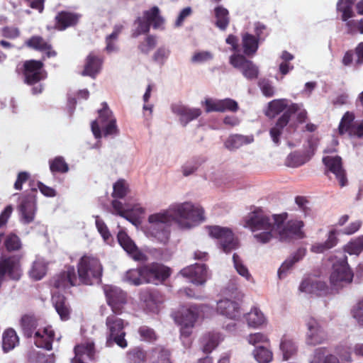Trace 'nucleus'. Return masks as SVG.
Instances as JSON below:
<instances>
[{
    "instance_id": "nucleus-1",
    "label": "nucleus",
    "mask_w": 363,
    "mask_h": 363,
    "mask_svg": "<svg viewBox=\"0 0 363 363\" xmlns=\"http://www.w3.org/2000/svg\"><path fill=\"white\" fill-rule=\"evenodd\" d=\"M286 213L268 216L261 209L250 212L243 219V226L249 229L255 240L260 244L269 242L278 235L281 241L303 237L301 220H291L286 223Z\"/></svg>"
},
{
    "instance_id": "nucleus-2",
    "label": "nucleus",
    "mask_w": 363,
    "mask_h": 363,
    "mask_svg": "<svg viewBox=\"0 0 363 363\" xmlns=\"http://www.w3.org/2000/svg\"><path fill=\"white\" fill-rule=\"evenodd\" d=\"M168 210L173 222L182 230H190L205 220L204 209L196 203H176L169 206Z\"/></svg>"
},
{
    "instance_id": "nucleus-3",
    "label": "nucleus",
    "mask_w": 363,
    "mask_h": 363,
    "mask_svg": "<svg viewBox=\"0 0 363 363\" xmlns=\"http://www.w3.org/2000/svg\"><path fill=\"white\" fill-rule=\"evenodd\" d=\"M21 327L25 336L33 337L34 344L38 347L47 350L52 349L55 333L50 325L43 326L40 320L33 316L24 315L21 318Z\"/></svg>"
},
{
    "instance_id": "nucleus-4",
    "label": "nucleus",
    "mask_w": 363,
    "mask_h": 363,
    "mask_svg": "<svg viewBox=\"0 0 363 363\" xmlns=\"http://www.w3.org/2000/svg\"><path fill=\"white\" fill-rule=\"evenodd\" d=\"M172 222L168 208L150 214L144 227L145 234L153 241L166 244L169 239Z\"/></svg>"
},
{
    "instance_id": "nucleus-5",
    "label": "nucleus",
    "mask_w": 363,
    "mask_h": 363,
    "mask_svg": "<svg viewBox=\"0 0 363 363\" xmlns=\"http://www.w3.org/2000/svg\"><path fill=\"white\" fill-rule=\"evenodd\" d=\"M79 281L86 285L99 283L102 275V265L98 258L84 255L77 264Z\"/></svg>"
},
{
    "instance_id": "nucleus-6",
    "label": "nucleus",
    "mask_w": 363,
    "mask_h": 363,
    "mask_svg": "<svg viewBox=\"0 0 363 363\" xmlns=\"http://www.w3.org/2000/svg\"><path fill=\"white\" fill-rule=\"evenodd\" d=\"M164 20L160 14L157 6H153L144 11L142 16H139L134 22L132 35L135 38L147 33L152 25L155 29H162Z\"/></svg>"
},
{
    "instance_id": "nucleus-7",
    "label": "nucleus",
    "mask_w": 363,
    "mask_h": 363,
    "mask_svg": "<svg viewBox=\"0 0 363 363\" xmlns=\"http://www.w3.org/2000/svg\"><path fill=\"white\" fill-rule=\"evenodd\" d=\"M91 127L94 137L97 139L101 138V128L103 129L105 136L118 133L116 120L106 103L102 104V108L99 111V117L92 121Z\"/></svg>"
},
{
    "instance_id": "nucleus-8",
    "label": "nucleus",
    "mask_w": 363,
    "mask_h": 363,
    "mask_svg": "<svg viewBox=\"0 0 363 363\" xmlns=\"http://www.w3.org/2000/svg\"><path fill=\"white\" fill-rule=\"evenodd\" d=\"M295 113L297 115V120L299 123L304 122L307 117V111L302 104L291 103L289 108L279 118L275 125L269 130L270 137L275 145H279L280 136L283 130L289 123L291 115Z\"/></svg>"
},
{
    "instance_id": "nucleus-9",
    "label": "nucleus",
    "mask_w": 363,
    "mask_h": 363,
    "mask_svg": "<svg viewBox=\"0 0 363 363\" xmlns=\"http://www.w3.org/2000/svg\"><path fill=\"white\" fill-rule=\"evenodd\" d=\"M353 273L347 263L345 255L335 257L333 264V270L330 277V284L333 288L338 290L352 281Z\"/></svg>"
},
{
    "instance_id": "nucleus-10",
    "label": "nucleus",
    "mask_w": 363,
    "mask_h": 363,
    "mask_svg": "<svg viewBox=\"0 0 363 363\" xmlns=\"http://www.w3.org/2000/svg\"><path fill=\"white\" fill-rule=\"evenodd\" d=\"M211 309L206 305L200 306H189L182 308L179 317V324L182 325L181 335L182 337H188L191 333V328H193L195 322L199 317L208 315Z\"/></svg>"
},
{
    "instance_id": "nucleus-11",
    "label": "nucleus",
    "mask_w": 363,
    "mask_h": 363,
    "mask_svg": "<svg viewBox=\"0 0 363 363\" xmlns=\"http://www.w3.org/2000/svg\"><path fill=\"white\" fill-rule=\"evenodd\" d=\"M117 314L113 313L109 315L106 320L107 328V344L110 345L111 342H116L119 347L125 348L127 347V341L125 340V333L123 330L125 323L123 319L118 318Z\"/></svg>"
},
{
    "instance_id": "nucleus-12",
    "label": "nucleus",
    "mask_w": 363,
    "mask_h": 363,
    "mask_svg": "<svg viewBox=\"0 0 363 363\" xmlns=\"http://www.w3.org/2000/svg\"><path fill=\"white\" fill-rule=\"evenodd\" d=\"M206 229L210 237L219 241L220 247L225 252L228 253L238 247V242L230 228L213 225L208 226Z\"/></svg>"
},
{
    "instance_id": "nucleus-13",
    "label": "nucleus",
    "mask_w": 363,
    "mask_h": 363,
    "mask_svg": "<svg viewBox=\"0 0 363 363\" xmlns=\"http://www.w3.org/2000/svg\"><path fill=\"white\" fill-rule=\"evenodd\" d=\"M229 62L234 68L239 69L243 77L248 80L256 79L259 76V67L240 53H233L230 55Z\"/></svg>"
},
{
    "instance_id": "nucleus-14",
    "label": "nucleus",
    "mask_w": 363,
    "mask_h": 363,
    "mask_svg": "<svg viewBox=\"0 0 363 363\" xmlns=\"http://www.w3.org/2000/svg\"><path fill=\"white\" fill-rule=\"evenodd\" d=\"M104 291L107 303L111 307L113 313L121 314L127 302L126 293L120 288L112 285H106L104 287Z\"/></svg>"
},
{
    "instance_id": "nucleus-15",
    "label": "nucleus",
    "mask_w": 363,
    "mask_h": 363,
    "mask_svg": "<svg viewBox=\"0 0 363 363\" xmlns=\"http://www.w3.org/2000/svg\"><path fill=\"white\" fill-rule=\"evenodd\" d=\"M306 325L307 345L315 346L323 344L327 340L328 335L318 320L309 318L306 322Z\"/></svg>"
},
{
    "instance_id": "nucleus-16",
    "label": "nucleus",
    "mask_w": 363,
    "mask_h": 363,
    "mask_svg": "<svg viewBox=\"0 0 363 363\" xmlns=\"http://www.w3.org/2000/svg\"><path fill=\"white\" fill-rule=\"evenodd\" d=\"M141 267L145 284H157L165 280L170 275V269L159 263H151Z\"/></svg>"
},
{
    "instance_id": "nucleus-17",
    "label": "nucleus",
    "mask_w": 363,
    "mask_h": 363,
    "mask_svg": "<svg viewBox=\"0 0 363 363\" xmlns=\"http://www.w3.org/2000/svg\"><path fill=\"white\" fill-rule=\"evenodd\" d=\"M299 290L306 294L323 296L328 294V288L326 283L320 278L316 276H308L302 280Z\"/></svg>"
},
{
    "instance_id": "nucleus-18",
    "label": "nucleus",
    "mask_w": 363,
    "mask_h": 363,
    "mask_svg": "<svg viewBox=\"0 0 363 363\" xmlns=\"http://www.w3.org/2000/svg\"><path fill=\"white\" fill-rule=\"evenodd\" d=\"M43 63L38 60H28L24 63V75L26 83L32 84L44 79L47 74L43 69Z\"/></svg>"
},
{
    "instance_id": "nucleus-19",
    "label": "nucleus",
    "mask_w": 363,
    "mask_h": 363,
    "mask_svg": "<svg viewBox=\"0 0 363 363\" xmlns=\"http://www.w3.org/2000/svg\"><path fill=\"white\" fill-rule=\"evenodd\" d=\"M20 221L28 224L34 220L37 211L36 201L33 196L28 195L22 199L19 206Z\"/></svg>"
},
{
    "instance_id": "nucleus-20",
    "label": "nucleus",
    "mask_w": 363,
    "mask_h": 363,
    "mask_svg": "<svg viewBox=\"0 0 363 363\" xmlns=\"http://www.w3.org/2000/svg\"><path fill=\"white\" fill-rule=\"evenodd\" d=\"M180 274L190 279L196 285H203L208 278V272L205 264H194L181 270Z\"/></svg>"
},
{
    "instance_id": "nucleus-21",
    "label": "nucleus",
    "mask_w": 363,
    "mask_h": 363,
    "mask_svg": "<svg viewBox=\"0 0 363 363\" xmlns=\"http://www.w3.org/2000/svg\"><path fill=\"white\" fill-rule=\"evenodd\" d=\"M78 281L74 268L68 267L65 271L54 277L52 284L56 289L64 290L77 285Z\"/></svg>"
},
{
    "instance_id": "nucleus-22",
    "label": "nucleus",
    "mask_w": 363,
    "mask_h": 363,
    "mask_svg": "<svg viewBox=\"0 0 363 363\" xmlns=\"http://www.w3.org/2000/svg\"><path fill=\"white\" fill-rule=\"evenodd\" d=\"M323 162L327 169L333 173L339 181L341 186L347 185V180L345 172L342 167V160L339 156H327L323 158Z\"/></svg>"
},
{
    "instance_id": "nucleus-23",
    "label": "nucleus",
    "mask_w": 363,
    "mask_h": 363,
    "mask_svg": "<svg viewBox=\"0 0 363 363\" xmlns=\"http://www.w3.org/2000/svg\"><path fill=\"white\" fill-rule=\"evenodd\" d=\"M216 310L218 313L231 320H236L240 318L241 311L239 303L229 298L218 301Z\"/></svg>"
},
{
    "instance_id": "nucleus-24",
    "label": "nucleus",
    "mask_w": 363,
    "mask_h": 363,
    "mask_svg": "<svg viewBox=\"0 0 363 363\" xmlns=\"http://www.w3.org/2000/svg\"><path fill=\"white\" fill-rule=\"evenodd\" d=\"M74 353L75 356L72 359V363H86L92 360L95 353L94 342L89 341L76 345Z\"/></svg>"
},
{
    "instance_id": "nucleus-25",
    "label": "nucleus",
    "mask_w": 363,
    "mask_h": 363,
    "mask_svg": "<svg viewBox=\"0 0 363 363\" xmlns=\"http://www.w3.org/2000/svg\"><path fill=\"white\" fill-rule=\"evenodd\" d=\"M117 238L123 249L135 260L143 259V254L140 252L135 242L123 230H119Z\"/></svg>"
},
{
    "instance_id": "nucleus-26",
    "label": "nucleus",
    "mask_w": 363,
    "mask_h": 363,
    "mask_svg": "<svg viewBox=\"0 0 363 363\" xmlns=\"http://www.w3.org/2000/svg\"><path fill=\"white\" fill-rule=\"evenodd\" d=\"M337 231L335 229L330 230L327 235V239L324 242L316 241L312 243L310 250L313 253L320 254L335 247L338 242L337 238Z\"/></svg>"
},
{
    "instance_id": "nucleus-27",
    "label": "nucleus",
    "mask_w": 363,
    "mask_h": 363,
    "mask_svg": "<svg viewBox=\"0 0 363 363\" xmlns=\"http://www.w3.org/2000/svg\"><path fill=\"white\" fill-rule=\"evenodd\" d=\"M102 67V60L94 53L91 52L86 57L84 69L82 72L83 76H89L93 79L101 72Z\"/></svg>"
},
{
    "instance_id": "nucleus-28",
    "label": "nucleus",
    "mask_w": 363,
    "mask_h": 363,
    "mask_svg": "<svg viewBox=\"0 0 363 363\" xmlns=\"http://www.w3.org/2000/svg\"><path fill=\"white\" fill-rule=\"evenodd\" d=\"M172 110L174 113L180 116L181 121L185 124L197 118L201 114V110L199 108H189L182 105H173Z\"/></svg>"
},
{
    "instance_id": "nucleus-29",
    "label": "nucleus",
    "mask_w": 363,
    "mask_h": 363,
    "mask_svg": "<svg viewBox=\"0 0 363 363\" xmlns=\"http://www.w3.org/2000/svg\"><path fill=\"white\" fill-rule=\"evenodd\" d=\"M245 318L248 327L257 329L267 323V319L261 310L257 307L251 308L250 311L245 314Z\"/></svg>"
},
{
    "instance_id": "nucleus-30",
    "label": "nucleus",
    "mask_w": 363,
    "mask_h": 363,
    "mask_svg": "<svg viewBox=\"0 0 363 363\" xmlns=\"http://www.w3.org/2000/svg\"><path fill=\"white\" fill-rule=\"evenodd\" d=\"M26 44L29 48L45 52L47 57L56 55V52L52 50L51 45L40 36H33Z\"/></svg>"
},
{
    "instance_id": "nucleus-31",
    "label": "nucleus",
    "mask_w": 363,
    "mask_h": 363,
    "mask_svg": "<svg viewBox=\"0 0 363 363\" xmlns=\"http://www.w3.org/2000/svg\"><path fill=\"white\" fill-rule=\"evenodd\" d=\"M52 301L60 319L62 320H67L70 316L71 309L65 298L59 294H54Z\"/></svg>"
},
{
    "instance_id": "nucleus-32",
    "label": "nucleus",
    "mask_w": 363,
    "mask_h": 363,
    "mask_svg": "<svg viewBox=\"0 0 363 363\" xmlns=\"http://www.w3.org/2000/svg\"><path fill=\"white\" fill-rule=\"evenodd\" d=\"M252 135H233L228 138L224 143V146L229 150H235L243 145L253 143Z\"/></svg>"
},
{
    "instance_id": "nucleus-33",
    "label": "nucleus",
    "mask_w": 363,
    "mask_h": 363,
    "mask_svg": "<svg viewBox=\"0 0 363 363\" xmlns=\"http://www.w3.org/2000/svg\"><path fill=\"white\" fill-rule=\"evenodd\" d=\"M241 37L244 54L247 56L254 55L258 49L259 40L248 32H242Z\"/></svg>"
},
{
    "instance_id": "nucleus-34",
    "label": "nucleus",
    "mask_w": 363,
    "mask_h": 363,
    "mask_svg": "<svg viewBox=\"0 0 363 363\" xmlns=\"http://www.w3.org/2000/svg\"><path fill=\"white\" fill-rule=\"evenodd\" d=\"M298 346L291 339L283 337L279 344V352L284 361L292 358L297 352Z\"/></svg>"
},
{
    "instance_id": "nucleus-35",
    "label": "nucleus",
    "mask_w": 363,
    "mask_h": 363,
    "mask_svg": "<svg viewBox=\"0 0 363 363\" xmlns=\"http://www.w3.org/2000/svg\"><path fill=\"white\" fill-rule=\"evenodd\" d=\"M150 363H172L169 359V351L163 346L158 345L148 352Z\"/></svg>"
},
{
    "instance_id": "nucleus-36",
    "label": "nucleus",
    "mask_w": 363,
    "mask_h": 363,
    "mask_svg": "<svg viewBox=\"0 0 363 363\" xmlns=\"http://www.w3.org/2000/svg\"><path fill=\"white\" fill-rule=\"evenodd\" d=\"M291 103L286 99H274L268 104L265 114L269 118H274L284 111H286Z\"/></svg>"
},
{
    "instance_id": "nucleus-37",
    "label": "nucleus",
    "mask_w": 363,
    "mask_h": 363,
    "mask_svg": "<svg viewBox=\"0 0 363 363\" xmlns=\"http://www.w3.org/2000/svg\"><path fill=\"white\" fill-rule=\"evenodd\" d=\"M224 336L219 332L209 333L203 337V350L206 353L211 352L223 341Z\"/></svg>"
},
{
    "instance_id": "nucleus-38",
    "label": "nucleus",
    "mask_w": 363,
    "mask_h": 363,
    "mask_svg": "<svg viewBox=\"0 0 363 363\" xmlns=\"http://www.w3.org/2000/svg\"><path fill=\"white\" fill-rule=\"evenodd\" d=\"M47 262L41 257H37L32 263L28 272L30 277L35 281L40 280L47 272Z\"/></svg>"
},
{
    "instance_id": "nucleus-39",
    "label": "nucleus",
    "mask_w": 363,
    "mask_h": 363,
    "mask_svg": "<svg viewBox=\"0 0 363 363\" xmlns=\"http://www.w3.org/2000/svg\"><path fill=\"white\" fill-rule=\"evenodd\" d=\"M80 18L77 13L63 11L56 16L57 26L60 30H65L69 26L75 25Z\"/></svg>"
},
{
    "instance_id": "nucleus-40",
    "label": "nucleus",
    "mask_w": 363,
    "mask_h": 363,
    "mask_svg": "<svg viewBox=\"0 0 363 363\" xmlns=\"http://www.w3.org/2000/svg\"><path fill=\"white\" fill-rule=\"evenodd\" d=\"M145 213V209L140 203L128 204L125 219L138 226Z\"/></svg>"
},
{
    "instance_id": "nucleus-41",
    "label": "nucleus",
    "mask_w": 363,
    "mask_h": 363,
    "mask_svg": "<svg viewBox=\"0 0 363 363\" xmlns=\"http://www.w3.org/2000/svg\"><path fill=\"white\" fill-rule=\"evenodd\" d=\"M311 159V154L303 155L300 152H293L290 153L285 160V165L291 167L297 168Z\"/></svg>"
},
{
    "instance_id": "nucleus-42",
    "label": "nucleus",
    "mask_w": 363,
    "mask_h": 363,
    "mask_svg": "<svg viewBox=\"0 0 363 363\" xmlns=\"http://www.w3.org/2000/svg\"><path fill=\"white\" fill-rule=\"evenodd\" d=\"M214 14L216 26L221 30H225L230 23L228 11L222 6H219L215 8Z\"/></svg>"
},
{
    "instance_id": "nucleus-43",
    "label": "nucleus",
    "mask_w": 363,
    "mask_h": 363,
    "mask_svg": "<svg viewBox=\"0 0 363 363\" xmlns=\"http://www.w3.org/2000/svg\"><path fill=\"white\" fill-rule=\"evenodd\" d=\"M2 338V348L5 352L13 350L18 344L16 333L11 328L4 331Z\"/></svg>"
},
{
    "instance_id": "nucleus-44",
    "label": "nucleus",
    "mask_w": 363,
    "mask_h": 363,
    "mask_svg": "<svg viewBox=\"0 0 363 363\" xmlns=\"http://www.w3.org/2000/svg\"><path fill=\"white\" fill-rule=\"evenodd\" d=\"M171 55V50L168 46L162 45L157 48L152 55V62L162 67L168 60Z\"/></svg>"
},
{
    "instance_id": "nucleus-45",
    "label": "nucleus",
    "mask_w": 363,
    "mask_h": 363,
    "mask_svg": "<svg viewBox=\"0 0 363 363\" xmlns=\"http://www.w3.org/2000/svg\"><path fill=\"white\" fill-rule=\"evenodd\" d=\"M356 0H339L337 4V9L342 13L341 19L342 21L354 17V13L352 6Z\"/></svg>"
},
{
    "instance_id": "nucleus-46",
    "label": "nucleus",
    "mask_w": 363,
    "mask_h": 363,
    "mask_svg": "<svg viewBox=\"0 0 363 363\" xmlns=\"http://www.w3.org/2000/svg\"><path fill=\"white\" fill-rule=\"evenodd\" d=\"M252 355L258 363H269L273 359V352L263 346L256 347L252 351Z\"/></svg>"
},
{
    "instance_id": "nucleus-47",
    "label": "nucleus",
    "mask_w": 363,
    "mask_h": 363,
    "mask_svg": "<svg viewBox=\"0 0 363 363\" xmlns=\"http://www.w3.org/2000/svg\"><path fill=\"white\" fill-rule=\"evenodd\" d=\"M354 116L352 113L347 111L344 114L338 127L340 134L343 135L347 133L352 135V130L354 127Z\"/></svg>"
},
{
    "instance_id": "nucleus-48",
    "label": "nucleus",
    "mask_w": 363,
    "mask_h": 363,
    "mask_svg": "<svg viewBox=\"0 0 363 363\" xmlns=\"http://www.w3.org/2000/svg\"><path fill=\"white\" fill-rule=\"evenodd\" d=\"M123 279L125 281L135 286L145 284L141 267L128 270Z\"/></svg>"
},
{
    "instance_id": "nucleus-49",
    "label": "nucleus",
    "mask_w": 363,
    "mask_h": 363,
    "mask_svg": "<svg viewBox=\"0 0 363 363\" xmlns=\"http://www.w3.org/2000/svg\"><path fill=\"white\" fill-rule=\"evenodd\" d=\"M140 300L143 301L147 308L152 312L157 311V303L153 294L148 289L142 290L139 295Z\"/></svg>"
},
{
    "instance_id": "nucleus-50",
    "label": "nucleus",
    "mask_w": 363,
    "mask_h": 363,
    "mask_svg": "<svg viewBox=\"0 0 363 363\" xmlns=\"http://www.w3.org/2000/svg\"><path fill=\"white\" fill-rule=\"evenodd\" d=\"M233 261L236 272L246 280L251 281L252 279V275L247 267L243 264L240 257L238 255L234 254Z\"/></svg>"
},
{
    "instance_id": "nucleus-51",
    "label": "nucleus",
    "mask_w": 363,
    "mask_h": 363,
    "mask_svg": "<svg viewBox=\"0 0 363 363\" xmlns=\"http://www.w3.org/2000/svg\"><path fill=\"white\" fill-rule=\"evenodd\" d=\"M363 250V235L350 242L344 247V251L350 255H358Z\"/></svg>"
},
{
    "instance_id": "nucleus-52",
    "label": "nucleus",
    "mask_w": 363,
    "mask_h": 363,
    "mask_svg": "<svg viewBox=\"0 0 363 363\" xmlns=\"http://www.w3.org/2000/svg\"><path fill=\"white\" fill-rule=\"evenodd\" d=\"M112 196L118 199H123L128 192V184L124 179H119L113 186Z\"/></svg>"
},
{
    "instance_id": "nucleus-53",
    "label": "nucleus",
    "mask_w": 363,
    "mask_h": 363,
    "mask_svg": "<svg viewBox=\"0 0 363 363\" xmlns=\"http://www.w3.org/2000/svg\"><path fill=\"white\" fill-rule=\"evenodd\" d=\"M224 294L233 298H240L242 294L239 291L238 279L237 278L230 279L224 289Z\"/></svg>"
},
{
    "instance_id": "nucleus-54",
    "label": "nucleus",
    "mask_w": 363,
    "mask_h": 363,
    "mask_svg": "<svg viewBox=\"0 0 363 363\" xmlns=\"http://www.w3.org/2000/svg\"><path fill=\"white\" fill-rule=\"evenodd\" d=\"M344 22L345 23L347 33L356 34L359 33L363 34V18L360 20H354L352 18L344 21Z\"/></svg>"
},
{
    "instance_id": "nucleus-55",
    "label": "nucleus",
    "mask_w": 363,
    "mask_h": 363,
    "mask_svg": "<svg viewBox=\"0 0 363 363\" xmlns=\"http://www.w3.org/2000/svg\"><path fill=\"white\" fill-rule=\"evenodd\" d=\"M220 99L206 98L201 101V106L204 107L206 112H221Z\"/></svg>"
},
{
    "instance_id": "nucleus-56",
    "label": "nucleus",
    "mask_w": 363,
    "mask_h": 363,
    "mask_svg": "<svg viewBox=\"0 0 363 363\" xmlns=\"http://www.w3.org/2000/svg\"><path fill=\"white\" fill-rule=\"evenodd\" d=\"M50 169L52 172H59L65 173L68 171L69 167L63 157H57L50 162Z\"/></svg>"
},
{
    "instance_id": "nucleus-57",
    "label": "nucleus",
    "mask_w": 363,
    "mask_h": 363,
    "mask_svg": "<svg viewBox=\"0 0 363 363\" xmlns=\"http://www.w3.org/2000/svg\"><path fill=\"white\" fill-rule=\"evenodd\" d=\"M95 217V224L96 227L99 231V233L101 234V237L103 238L104 242L106 243H108L109 240L111 238V233L108 230V227L104 222L102 219L99 218V216H96Z\"/></svg>"
},
{
    "instance_id": "nucleus-58",
    "label": "nucleus",
    "mask_w": 363,
    "mask_h": 363,
    "mask_svg": "<svg viewBox=\"0 0 363 363\" xmlns=\"http://www.w3.org/2000/svg\"><path fill=\"white\" fill-rule=\"evenodd\" d=\"M129 355L133 363H144L146 360H148V352H145L139 347L133 349Z\"/></svg>"
},
{
    "instance_id": "nucleus-59",
    "label": "nucleus",
    "mask_w": 363,
    "mask_h": 363,
    "mask_svg": "<svg viewBox=\"0 0 363 363\" xmlns=\"http://www.w3.org/2000/svg\"><path fill=\"white\" fill-rule=\"evenodd\" d=\"M4 245L9 251L16 250L21 247V241L19 238L13 233L9 234L4 240Z\"/></svg>"
},
{
    "instance_id": "nucleus-60",
    "label": "nucleus",
    "mask_w": 363,
    "mask_h": 363,
    "mask_svg": "<svg viewBox=\"0 0 363 363\" xmlns=\"http://www.w3.org/2000/svg\"><path fill=\"white\" fill-rule=\"evenodd\" d=\"M157 40L153 35H148L145 38V40L141 43L138 48L141 52L148 54L156 45Z\"/></svg>"
},
{
    "instance_id": "nucleus-61",
    "label": "nucleus",
    "mask_w": 363,
    "mask_h": 363,
    "mask_svg": "<svg viewBox=\"0 0 363 363\" xmlns=\"http://www.w3.org/2000/svg\"><path fill=\"white\" fill-rule=\"evenodd\" d=\"M213 58V55L209 51H199L196 52L192 57L191 61L194 63H203L211 60Z\"/></svg>"
},
{
    "instance_id": "nucleus-62",
    "label": "nucleus",
    "mask_w": 363,
    "mask_h": 363,
    "mask_svg": "<svg viewBox=\"0 0 363 363\" xmlns=\"http://www.w3.org/2000/svg\"><path fill=\"white\" fill-rule=\"evenodd\" d=\"M246 340L252 345L269 342L268 337L262 333H251L246 337Z\"/></svg>"
},
{
    "instance_id": "nucleus-63",
    "label": "nucleus",
    "mask_w": 363,
    "mask_h": 363,
    "mask_svg": "<svg viewBox=\"0 0 363 363\" xmlns=\"http://www.w3.org/2000/svg\"><path fill=\"white\" fill-rule=\"evenodd\" d=\"M352 317L359 325H363V299L359 300L352 309Z\"/></svg>"
},
{
    "instance_id": "nucleus-64",
    "label": "nucleus",
    "mask_w": 363,
    "mask_h": 363,
    "mask_svg": "<svg viewBox=\"0 0 363 363\" xmlns=\"http://www.w3.org/2000/svg\"><path fill=\"white\" fill-rule=\"evenodd\" d=\"M327 356L328 355H325V350L324 348H317L311 356L309 363H325V357H327Z\"/></svg>"
}]
</instances>
